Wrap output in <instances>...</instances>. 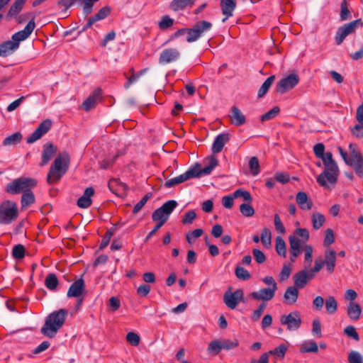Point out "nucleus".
Returning <instances> with one entry per match:
<instances>
[{"instance_id":"1","label":"nucleus","mask_w":363,"mask_h":363,"mask_svg":"<svg viewBox=\"0 0 363 363\" xmlns=\"http://www.w3.org/2000/svg\"><path fill=\"white\" fill-rule=\"evenodd\" d=\"M218 164V161L214 156L210 158V162L208 166L201 168L199 163H196L194 166L191 167L186 172L176 177L168 179L164 183V186L171 188L175 185L179 184L190 179L198 178L202 175H208L211 173L213 169Z\"/></svg>"},{"instance_id":"2","label":"nucleus","mask_w":363,"mask_h":363,"mask_svg":"<svg viewBox=\"0 0 363 363\" xmlns=\"http://www.w3.org/2000/svg\"><path fill=\"white\" fill-rule=\"evenodd\" d=\"M35 18L33 17L23 30L15 33L11 36V40L0 43V57H6L18 49L20 42L27 39L35 29Z\"/></svg>"},{"instance_id":"3","label":"nucleus","mask_w":363,"mask_h":363,"mask_svg":"<svg viewBox=\"0 0 363 363\" xmlns=\"http://www.w3.org/2000/svg\"><path fill=\"white\" fill-rule=\"evenodd\" d=\"M320 159L323 161L325 169L317 177V182L320 186L329 188L327 182L332 185L336 184L339 175V168L330 152H325Z\"/></svg>"},{"instance_id":"4","label":"nucleus","mask_w":363,"mask_h":363,"mask_svg":"<svg viewBox=\"0 0 363 363\" xmlns=\"http://www.w3.org/2000/svg\"><path fill=\"white\" fill-rule=\"evenodd\" d=\"M68 315V311L61 308L50 313L45 318L40 333L50 338L55 337L58 330L63 326Z\"/></svg>"},{"instance_id":"5","label":"nucleus","mask_w":363,"mask_h":363,"mask_svg":"<svg viewBox=\"0 0 363 363\" xmlns=\"http://www.w3.org/2000/svg\"><path fill=\"white\" fill-rule=\"evenodd\" d=\"M69 164V154L66 152H60L50 168L47 182L50 184L57 182L67 171Z\"/></svg>"},{"instance_id":"6","label":"nucleus","mask_w":363,"mask_h":363,"mask_svg":"<svg viewBox=\"0 0 363 363\" xmlns=\"http://www.w3.org/2000/svg\"><path fill=\"white\" fill-rule=\"evenodd\" d=\"M37 185V181L33 178L21 177L13 180L6 186V191L11 194L27 192Z\"/></svg>"},{"instance_id":"7","label":"nucleus","mask_w":363,"mask_h":363,"mask_svg":"<svg viewBox=\"0 0 363 363\" xmlns=\"http://www.w3.org/2000/svg\"><path fill=\"white\" fill-rule=\"evenodd\" d=\"M177 205L178 203L175 200H169L165 202L161 207L157 208L152 213V220L157 222V224L163 225Z\"/></svg>"},{"instance_id":"8","label":"nucleus","mask_w":363,"mask_h":363,"mask_svg":"<svg viewBox=\"0 0 363 363\" xmlns=\"http://www.w3.org/2000/svg\"><path fill=\"white\" fill-rule=\"evenodd\" d=\"M18 217L16 203L11 201H5L0 205V223L9 224Z\"/></svg>"},{"instance_id":"9","label":"nucleus","mask_w":363,"mask_h":363,"mask_svg":"<svg viewBox=\"0 0 363 363\" xmlns=\"http://www.w3.org/2000/svg\"><path fill=\"white\" fill-rule=\"evenodd\" d=\"M362 26L363 21L359 18L340 27L335 37L336 44L340 45L348 35L354 33L357 28Z\"/></svg>"},{"instance_id":"10","label":"nucleus","mask_w":363,"mask_h":363,"mask_svg":"<svg viewBox=\"0 0 363 363\" xmlns=\"http://www.w3.org/2000/svg\"><path fill=\"white\" fill-rule=\"evenodd\" d=\"M212 26L213 25L211 22L206 21H198L192 28L188 30L186 41L188 43L196 41L203 33L210 30Z\"/></svg>"},{"instance_id":"11","label":"nucleus","mask_w":363,"mask_h":363,"mask_svg":"<svg viewBox=\"0 0 363 363\" xmlns=\"http://www.w3.org/2000/svg\"><path fill=\"white\" fill-rule=\"evenodd\" d=\"M280 323L289 331L297 330L302 323L300 313L298 311H294L287 315H282L280 316Z\"/></svg>"},{"instance_id":"12","label":"nucleus","mask_w":363,"mask_h":363,"mask_svg":"<svg viewBox=\"0 0 363 363\" xmlns=\"http://www.w3.org/2000/svg\"><path fill=\"white\" fill-rule=\"evenodd\" d=\"M299 82V76L297 74H290L287 77L281 79L276 86L277 92L283 94L289 90L294 88Z\"/></svg>"},{"instance_id":"13","label":"nucleus","mask_w":363,"mask_h":363,"mask_svg":"<svg viewBox=\"0 0 363 363\" xmlns=\"http://www.w3.org/2000/svg\"><path fill=\"white\" fill-rule=\"evenodd\" d=\"M52 121L45 119L41 122L35 130L27 138V143H33L36 140L40 139L43 135L46 134L52 127Z\"/></svg>"},{"instance_id":"14","label":"nucleus","mask_w":363,"mask_h":363,"mask_svg":"<svg viewBox=\"0 0 363 363\" xmlns=\"http://www.w3.org/2000/svg\"><path fill=\"white\" fill-rule=\"evenodd\" d=\"M244 292L242 289H237L234 292L227 291L224 294L223 301L230 309H235L238 304L242 301Z\"/></svg>"},{"instance_id":"15","label":"nucleus","mask_w":363,"mask_h":363,"mask_svg":"<svg viewBox=\"0 0 363 363\" xmlns=\"http://www.w3.org/2000/svg\"><path fill=\"white\" fill-rule=\"evenodd\" d=\"M180 57V52L172 48L164 49L159 57L160 65H167L177 61Z\"/></svg>"},{"instance_id":"16","label":"nucleus","mask_w":363,"mask_h":363,"mask_svg":"<svg viewBox=\"0 0 363 363\" xmlns=\"http://www.w3.org/2000/svg\"><path fill=\"white\" fill-rule=\"evenodd\" d=\"M313 278V274L308 269L299 271L294 275V286L298 289H303Z\"/></svg>"},{"instance_id":"17","label":"nucleus","mask_w":363,"mask_h":363,"mask_svg":"<svg viewBox=\"0 0 363 363\" xmlns=\"http://www.w3.org/2000/svg\"><path fill=\"white\" fill-rule=\"evenodd\" d=\"M275 292L274 287L264 288L261 289L259 291L252 292L250 294V296L256 301H268L274 298Z\"/></svg>"},{"instance_id":"18","label":"nucleus","mask_w":363,"mask_h":363,"mask_svg":"<svg viewBox=\"0 0 363 363\" xmlns=\"http://www.w3.org/2000/svg\"><path fill=\"white\" fill-rule=\"evenodd\" d=\"M230 139V135L228 133H220L218 135L212 145V152L213 154L220 152L225 145Z\"/></svg>"},{"instance_id":"19","label":"nucleus","mask_w":363,"mask_h":363,"mask_svg":"<svg viewBox=\"0 0 363 363\" xmlns=\"http://www.w3.org/2000/svg\"><path fill=\"white\" fill-rule=\"evenodd\" d=\"M111 8L108 6H104L101 8L97 13H96L94 16L90 17L86 24L84 26L83 30H85L92 26V25L96 23L98 21L103 20L106 18L111 13Z\"/></svg>"},{"instance_id":"20","label":"nucleus","mask_w":363,"mask_h":363,"mask_svg":"<svg viewBox=\"0 0 363 363\" xmlns=\"http://www.w3.org/2000/svg\"><path fill=\"white\" fill-rule=\"evenodd\" d=\"M85 290L84 281L82 279H79L75 281L69 286L67 296L68 297H79Z\"/></svg>"},{"instance_id":"21","label":"nucleus","mask_w":363,"mask_h":363,"mask_svg":"<svg viewBox=\"0 0 363 363\" xmlns=\"http://www.w3.org/2000/svg\"><path fill=\"white\" fill-rule=\"evenodd\" d=\"M101 92L102 91L100 88L96 89L93 93L83 102L82 105V108L88 111L94 108L97 101L100 100Z\"/></svg>"},{"instance_id":"22","label":"nucleus","mask_w":363,"mask_h":363,"mask_svg":"<svg viewBox=\"0 0 363 363\" xmlns=\"http://www.w3.org/2000/svg\"><path fill=\"white\" fill-rule=\"evenodd\" d=\"M296 202L298 207L303 211H309L312 208L313 203L308 198L307 194L304 191H298L296 195Z\"/></svg>"},{"instance_id":"23","label":"nucleus","mask_w":363,"mask_h":363,"mask_svg":"<svg viewBox=\"0 0 363 363\" xmlns=\"http://www.w3.org/2000/svg\"><path fill=\"white\" fill-rule=\"evenodd\" d=\"M57 152V147L51 143H47L43 145V150L42 152V160L40 163L41 167L48 163L52 156Z\"/></svg>"},{"instance_id":"24","label":"nucleus","mask_w":363,"mask_h":363,"mask_svg":"<svg viewBox=\"0 0 363 363\" xmlns=\"http://www.w3.org/2000/svg\"><path fill=\"white\" fill-rule=\"evenodd\" d=\"M220 8L225 18L222 22H225L229 17L232 16L236 7L235 0H220Z\"/></svg>"},{"instance_id":"25","label":"nucleus","mask_w":363,"mask_h":363,"mask_svg":"<svg viewBox=\"0 0 363 363\" xmlns=\"http://www.w3.org/2000/svg\"><path fill=\"white\" fill-rule=\"evenodd\" d=\"M94 194V189L92 187H87L83 194L77 200V204L79 208H86L89 207L92 201L91 197Z\"/></svg>"},{"instance_id":"26","label":"nucleus","mask_w":363,"mask_h":363,"mask_svg":"<svg viewBox=\"0 0 363 363\" xmlns=\"http://www.w3.org/2000/svg\"><path fill=\"white\" fill-rule=\"evenodd\" d=\"M289 250L290 255H292L294 257H298L302 251V244L303 242L299 238H296V236H293L292 235L289 237Z\"/></svg>"},{"instance_id":"27","label":"nucleus","mask_w":363,"mask_h":363,"mask_svg":"<svg viewBox=\"0 0 363 363\" xmlns=\"http://www.w3.org/2000/svg\"><path fill=\"white\" fill-rule=\"evenodd\" d=\"M362 313V308L357 302L350 301L347 307V315L353 321L359 319Z\"/></svg>"},{"instance_id":"28","label":"nucleus","mask_w":363,"mask_h":363,"mask_svg":"<svg viewBox=\"0 0 363 363\" xmlns=\"http://www.w3.org/2000/svg\"><path fill=\"white\" fill-rule=\"evenodd\" d=\"M298 290L295 286H289L284 294V302L287 305H294L298 299Z\"/></svg>"},{"instance_id":"29","label":"nucleus","mask_w":363,"mask_h":363,"mask_svg":"<svg viewBox=\"0 0 363 363\" xmlns=\"http://www.w3.org/2000/svg\"><path fill=\"white\" fill-rule=\"evenodd\" d=\"M230 118L233 124L240 126L245 123L246 119L244 114L236 106L231 108V114Z\"/></svg>"},{"instance_id":"30","label":"nucleus","mask_w":363,"mask_h":363,"mask_svg":"<svg viewBox=\"0 0 363 363\" xmlns=\"http://www.w3.org/2000/svg\"><path fill=\"white\" fill-rule=\"evenodd\" d=\"M323 262L326 265L328 272L332 273L335 267L336 252L334 250H326Z\"/></svg>"},{"instance_id":"31","label":"nucleus","mask_w":363,"mask_h":363,"mask_svg":"<svg viewBox=\"0 0 363 363\" xmlns=\"http://www.w3.org/2000/svg\"><path fill=\"white\" fill-rule=\"evenodd\" d=\"M196 0H173L169 4V8L174 11L184 9L189 5H193Z\"/></svg>"},{"instance_id":"32","label":"nucleus","mask_w":363,"mask_h":363,"mask_svg":"<svg viewBox=\"0 0 363 363\" xmlns=\"http://www.w3.org/2000/svg\"><path fill=\"white\" fill-rule=\"evenodd\" d=\"M300 352L301 353L305 352H313L316 353L318 352V347L314 340H308L303 342L300 347Z\"/></svg>"},{"instance_id":"33","label":"nucleus","mask_w":363,"mask_h":363,"mask_svg":"<svg viewBox=\"0 0 363 363\" xmlns=\"http://www.w3.org/2000/svg\"><path fill=\"white\" fill-rule=\"evenodd\" d=\"M35 201V195L33 193V191H31V189L27 192H24L21 196V208H27L30 205L34 203Z\"/></svg>"},{"instance_id":"34","label":"nucleus","mask_w":363,"mask_h":363,"mask_svg":"<svg viewBox=\"0 0 363 363\" xmlns=\"http://www.w3.org/2000/svg\"><path fill=\"white\" fill-rule=\"evenodd\" d=\"M59 284L58 279L55 274L49 273L45 279V286L51 290L54 291L56 289Z\"/></svg>"},{"instance_id":"35","label":"nucleus","mask_w":363,"mask_h":363,"mask_svg":"<svg viewBox=\"0 0 363 363\" xmlns=\"http://www.w3.org/2000/svg\"><path fill=\"white\" fill-rule=\"evenodd\" d=\"M274 79H275V76L272 75V76L269 77L264 82V83L262 84V85L261 86V87L259 88V89L258 91V93H257L258 98L263 97L267 93L268 90L269 89L270 86H272V83L274 82Z\"/></svg>"},{"instance_id":"36","label":"nucleus","mask_w":363,"mask_h":363,"mask_svg":"<svg viewBox=\"0 0 363 363\" xmlns=\"http://www.w3.org/2000/svg\"><path fill=\"white\" fill-rule=\"evenodd\" d=\"M25 2V0H16L9 9L8 16L12 17L19 13L22 10Z\"/></svg>"},{"instance_id":"37","label":"nucleus","mask_w":363,"mask_h":363,"mask_svg":"<svg viewBox=\"0 0 363 363\" xmlns=\"http://www.w3.org/2000/svg\"><path fill=\"white\" fill-rule=\"evenodd\" d=\"M22 138V134L20 132H16L6 137L4 139L3 144L5 146L16 145L21 141Z\"/></svg>"},{"instance_id":"38","label":"nucleus","mask_w":363,"mask_h":363,"mask_svg":"<svg viewBox=\"0 0 363 363\" xmlns=\"http://www.w3.org/2000/svg\"><path fill=\"white\" fill-rule=\"evenodd\" d=\"M349 151L350 157V165L354 162V161H357L361 159L362 153L360 151L357 149V145L354 143H350L349 145Z\"/></svg>"},{"instance_id":"39","label":"nucleus","mask_w":363,"mask_h":363,"mask_svg":"<svg viewBox=\"0 0 363 363\" xmlns=\"http://www.w3.org/2000/svg\"><path fill=\"white\" fill-rule=\"evenodd\" d=\"M325 308L329 314H333L337 311V302L334 296H329L326 298Z\"/></svg>"},{"instance_id":"40","label":"nucleus","mask_w":363,"mask_h":363,"mask_svg":"<svg viewBox=\"0 0 363 363\" xmlns=\"http://www.w3.org/2000/svg\"><path fill=\"white\" fill-rule=\"evenodd\" d=\"M325 221L323 214L320 213H314L312 215L313 228L315 230L320 229Z\"/></svg>"},{"instance_id":"41","label":"nucleus","mask_w":363,"mask_h":363,"mask_svg":"<svg viewBox=\"0 0 363 363\" xmlns=\"http://www.w3.org/2000/svg\"><path fill=\"white\" fill-rule=\"evenodd\" d=\"M276 252L279 256L283 257H286V246L285 241L281 238L277 237L276 238V245H275Z\"/></svg>"},{"instance_id":"42","label":"nucleus","mask_w":363,"mask_h":363,"mask_svg":"<svg viewBox=\"0 0 363 363\" xmlns=\"http://www.w3.org/2000/svg\"><path fill=\"white\" fill-rule=\"evenodd\" d=\"M222 350L220 340H214L208 344L207 351L213 355L218 354Z\"/></svg>"},{"instance_id":"43","label":"nucleus","mask_w":363,"mask_h":363,"mask_svg":"<svg viewBox=\"0 0 363 363\" xmlns=\"http://www.w3.org/2000/svg\"><path fill=\"white\" fill-rule=\"evenodd\" d=\"M235 274L238 279L247 281L251 277L250 272L242 267L238 266L235 269Z\"/></svg>"},{"instance_id":"44","label":"nucleus","mask_w":363,"mask_h":363,"mask_svg":"<svg viewBox=\"0 0 363 363\" xmlns=\"http://www.w3.org/2000/svg\"><path fill=\"white\" fill-rule=\"evenodd\" d=\"M233 197L235 199L242 198L245 201L248 203H251L252 201V196L248 191L244 190L242 189H238L235 190L233 193Z\"/></svg>"},{"instance_id":"45","label":"nucleus","mask_w":363,"mask_h":363,"mask_svg":"<svg viewBox=\"0 0 363 363\" xmlns=\"http://www.w3.org/2000/svg\"><path fill=\"white\" fill-rule=\"evenodd\" d=\"M296 238H299L303 242H306L310 238L309 232L306 228H296L293 235Z\"/></svg>"},{"instance_id":"46","label":"nucleus","mask_w":363,"mask_h":363,"mask_svg":"<svg viewBox=\"0 0 363 363\" xmlns=\"http://www.w3.org/2000/svg\"><path fill=\"white\" fill-rule=\"evenodd\" d=\"M340 7H341V11H340V19L342 21H346V20L351 18V17H352L351 13L348 9L347 3L346 0H343L341 2Z\"/></svg>"},{"instance_id":"47","label":"nucleus","mask_w":363,"mask_h":363,"mask_svg":"<svg viewBox=\"0 0 363 363\" xmlns=\"http://www.w3.org/2000/svg\"><path fill=\"white\" fill-rule=\"evenodd\" d=\"M287 349V347L284 344H281L274 350L269 351L267 353L268 355L270 354L282 359L284 357Z\"/></svg>"},{"instance_id":"48","label":"nucleus","mask_w":363,"mask_h":363,"mask_svg":"<svg viewBox=\"0 0 363 363\" xmlns=\"http://www.w3.org/2000/svg\"><path fill=\"white\" fill-rule=\"evenodd\" d=\"M249 167L252 175L256 176L260 172L259 163L257 157H252L249 161Z\"/></svg>"},{"instance_id":"49","label":"nucleus","mask_w":363,"mask_h":363,"mask_svg":"<svg viewBox=\"0 0 363 363\" xmlns=\"http://www.w3.org/2000/svg\"><path fill=\"white\" fill-rule=\"evenodd\" d=\"M359 177H363V157L361 159L352 162L350 165Z\"/></svg>"},{"instance_id":"50","label":"nucleus","mask_w":363,"mask_h":363,"mask_svg":"<svg viewBox=\"0 0 363 363\" xmlns=\"http://www.w3.org/2000/svg\"><path fill=\"white\" fill-rule=\"evenodd\" d=\"M25 247L23 245L18 244L13 247L12 256L14 259H21L24 257Z\"/></svg>"},{"instance_id":"51","label":"nucleus","mask_w":363,"mask_h":363,"mask_svg":"<svg viewBox=\"0 0 363 363\" xmlns=\"http://www.w3.org/2000/svg\"><path fill=\"white\" fill-rule=\"evenodd\" d=\"M279 112H280V108L278 106H274V108L270 109L269 111H267V113L263 114L260 117V121L263 122V121L271 120V119L275 118L279 114Z\"/></svg>"},{"instance_id":"52","label":"nucleus","mask_w":363,"mask_h":363,"mask_svg":"<svg viewBox=\"0 0 363 363\" xmlns=\"http://www.w3.org/2000/svg\"><path fill=\"white\" fill-rule=\"evenodd\" d=\"M151 197H152V194L151 193H148V194H145L141 199V200L135 205V206L133 207V214H137L144 207V206L145 205L147 201Z\"/></svg>"},{"instance_id":"53","label":"nucleus","mask_w":363,"mask_h":363,"mask_svg":"<svg viewBox=\"0 0 363 363\" xmlns=\"http://www.w3.org/2000/svg\"><path fill=\"white\" fill-rule=\"evenodd\" d=\"M261 242L266 247H269L271 246V231L268 228L263 229L261 238Z\"/></svg>"},{"instance_id":"54","label":"nucleus","mask_w":363,"mask_h":363,"mask_svg":"<svg viewBox=\"0 0 363 363\" xmlns=\"http://www.w3.org/2000/svg\"><path fill=\"white\" fill-rule=\"evenodd\" d=\"M174 24V20L169 16H163L161 21L159 22L158 26L161 30H166L172 27Z\"/></svg>"},{"instance_id":"55","label":"nucleus","mask_w":363,"mask_h":363,"mask_svg":"<svg viewBox=\"0 0 363 363\" xmlns=\"http://www.w3.org/2000/svg\"><path fill=\"white\" fill-rule=\"evenodd\" d=\"M203 231L201 228L195 229L193 231L188 233L186 235V241L189 244H193L194 242V240L201 237L203 234Z\"/></svg>"},{"instance_id":"56","label":"nucleus","mask_w":363,"mask_h":363,"mask_svg":"<svg viewBox=\"0 0 363 363\" xmlns=\"http://www.w3.org/2000/svg\"><path fill=\"white\" fill-rule=\"evenodd\" d=\"M240 211L245 217H250L255 214V209L249 203H242L240 206Z\"/></svg>"},{"instance_id":"57","label":"nucleus","mask_w":363,"mask_h":363,"mask_svg":"<svg viewBox=\"0 0 363 363\" xmlns=\"http://www.w3.org/2000/svg\"><path fill=\"white\" fill-rule=\"evenodd\" d=\"M126 340L133 346H138L140 342V337L138 334L134 332H129L126 335Z\"/></svg>"},{"instance_id":"58","label":"nucleus","mask_w":363,"mask_h":363,"mask_svg":"<svg viewBox=\"0 0 363 363\" xmlns=\"http://www.w3.org/2000/svg\"><path fill=\"white\" fill-rule=\"evenodd\" d=\"M196 218V213L194 210L188 211L186 213H184L183 218H182V223L184 225H189L191 224L194 221V220Z\"/></svg>"},{"instance_id":"59","label":"nucleus","mask_w":363,"mask_h":363,"mask_svg":"<svg viewBox=\"0 0 363 363\" xmlns=\"http://www.w3.org/2000/svg\"><path fill=\"white\" fill-rule=\"evenodd\" d=\"M344 333L349 337L354 339L356 341L359 340V336L356 331V329L352 325L347 326L344 330Z\"/></svg>"},{"instance_id":"60","label":"nucleus","mask_w":363,"mask_h":363,"mask_svg":"<svg viewBox=\"0 0 363 363\" xmlns=\"http://www.w3.org/2000/svg\"><path fill=\"white\" fill-rule=\"evenodd\" d=\"M267 305L265 303L262 302L259 304V307L253 311V313L251 315V319L253 321H257L261 315H262L264 308H266Z\"/></svg>"},{"instance_id":"61","label":"nucleus","mask_w":363,"mask_h":363,"mask_svg":"<svg viewBox=\"0 0 363 363\" xmlns=\"http://www.w3.org/2000/svg\"><path fill=\"white\" fill-rule=\"evenodd\" d=\"M113 235V229H109L106 231V234L101 240V242L99 246V250H103L108 246L111 237Z\"/></svg>"},{"instance_id":"62","label":"nucleus","mask_w":363,"mask_h":363,"mask_svg":"<svg viewBox=\"0 0 363 363\" xmlns=\"http://www.w3.org/2000/svg\"><path fill=\"white\" fill-rule=\"evenodd\" d=\"M349 363H363L362 356L357 351H351L348 354Z\"/></svg>"},{"instance_id":"63","label":"nucleus","mask_w":363,"mask_h":363,"mask_svg":"<svg viewBox=\"0 0 363 363\" xmlns=\"http://www.w3.org/2000/svg\"><path fill=\"white\" fill-rule=\"evenodd\" d=\"M335 241V236L333 230L330 228H328L325 230V235L323 241V244L325 247H329Z\"/></svg>"},{"instance_id":"64","label":"nucleus","mask_w":363,"mask_h":363,"mask_svg":"<svg viewBox=\"0 0 363 363\" xmlns=\"http://www.w3.org/2000/svg\"><path fill=\"white\" fill-rule=\"evenodd\" d=\"M291 269L289 264H284L282 269L279 273V281H283L286 280L291 274Z\"/></svg>"}]
</instances>
